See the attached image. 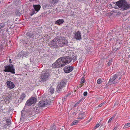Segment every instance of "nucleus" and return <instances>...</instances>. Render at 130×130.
<instances>
[{
	"label": "nucleus",
	"mask_w": 130,
	"mask_h": 130,
	"mask_svg": "<svg viewBox=\"0 0 130 130\" xmlns=\"http://www.w3.org/2000/svg\"><path fill=\"white\" fill-rule=\"evenodd\" d=\"M102 81L101 79L99 78L97 81V83L98 84H100L102 83Z\"/></svg>",
	"instance_id": "obj_36"
},
{
	"label": "nucleus",
	"mask_w": 130,
	"mask_h": 130,
	"mask_svg": "<svg viewBox=\"0 0 130 130\" xmlns=\"http://www.w3.org/2000/svg\"><path fill=\"white\" fill-rule=\"evenodd\" d=\"M86 81V80L85 79V78L84 77H83L81 79V83H84Z\"/></svg>",
	"instance_id": "obj_33"
},
{
	"label": "nucleus",
	"mask_w": 130,
	"mask_h": 130,
	"mask_svg": "<svg viewBox=\"0 0 130 130\" xmlns=\"http://www.w3.org/2000/svg\"><path fill=\"white\" fill-rule=\"evenodd\" d=\"M74 36L76 40H80L81 39V34L80 32L79 31H77L76 32Z\"/></svg>",
	"instance_id": "obj_13"
},
{
	"label": "nucleus",
	"mask_w": 130,
	"mask_h": 130,
	"mask_svg": "<svg viewBox=\"0 0 130 130\" xmlns=\"http://www.w3.org/2000/svg\"><path fill=\"white\" fill-rule=\"evenodd\" d=\"M59 59L57 60L56 61L52 64V66L54 68H60V66H59L58 64V62Z\"/></svg>",
	"instance_id": "obj_19"
},
{
	"label": "nucleus",
	"mask_w": 130,
	"mask_h": 130,
	"mask_svg": "<svg viewBox=\"0 0 130 130\" xmlns=\"http://www.w3.org/2000/svg\"><path fill=\"white\" fill-rule=\"evenodd\" d=\"M3 121L4 122L7 123L9 126L11 124V121L9 119H7L6 120H4Z\"/></svg>",
	"instance_id": "obj_24"
},
{
	"label": "nucleus",
	"mask_w": 130,
	"mask_h": 130,
	"mask_svg": "<svg viewBox=\"0 0 130 130\" xmlns=\"http://www.w3.org/2000/svg\"><path fill=\"white\" fill-rule=\"evenodd\" d=\"M114 117H111V118H110L109 119V121H108V123H109L110 122L112 121V120L114 119Z\"/></svg>",
	"instance_id": "obj_38"
},
{
	"label": "nucleus",
	"mask_w": 130,
	"mask_h": 130,
	"mask_svg": "<svg viewBox=\"0 0 130 130\" xmlns=\"http://www.w3.org/2000/svg\"><path fill=\"white\" fill-rule=\"evenodd\" d=\"M48 130H56V127L55 125H53L52 126H51V127L50 129Z\"/></svg>",
	"instance_id": "obj_31"
},
{
	"label": "nucleus",
	"mask_w": 130,
	"mask_h": 130,
	"mask_svg": "<svg viewBox=\"0 0 130 130\" xmlns=\"http://www.w3.org/2000/svg\"><path fill=\"white\" fill-rule=\"evenodd\" d=\"M1 73L0 74V77H1Z\"/></svg>",
	"instance_id": "obj_56"
},
{
	"label": "nucleus",
	"mask_w": 130,
	"mask_h": 130,
	"mask_svg": "<svg viewBox=\"0 0 130 130\" xmlns=\"http://www.w3.org/2000/svg\"><path fill=\"white\" fill-rule=\"evenodd\" d=\"M50 92L51 93H53L54 92V89L52 88H51L50 89Z\"/></svg>",
	"instance_id": "obj_34"
},
{
	"label": "nucleus",
	"mask_w": 130,
	"mask_h": 130,
	"mask_svg": "<svg viewBox=\"0 0 130 130\" xmlns=\"http://www.w3.org/2000/svg\"><path fill=\"white\" fill-rule=\"evenodd\" d=\"M40 36V35H39L38 32L33 33L32 39H38Z\"/></svg>",
	"instance_id": "obj_17"
},
{
	"label": "nucleus",
	"mask_w": 130,
	"mask_h": 130,
	"mask_svg": "<svg viewBox=\"0 0 130 130\" xmlns=\"http://www.w3.org/2000/svg\"><path fill=\"white\" fill-rule=\"evenodd\" d=\"M4 67V70L3 71L5 72H10L13 74H15V69L13 64H11V65H9L5 66Z\"/></svg>",
	"instance_id": "obj_4"
},
{
	"label": "nucleus",
	"mask_w": 130,
	"mask_h": 130,
	"mask_svg": "<svg viewBox=\"0 0 130 130\" xmlns=\"http://www.w3.org/2000/svg\"><path fill=\"white\" fill-rule=\"evenodd\" d=\"M58 59H59V61L58 62V64L59 66H60V67L64 66L65 65L64 63V61L62 58V57H60Z\"/></svg>",
	"instance_id": "obj_12"
},
{
	"label": "nucleus",
	"mask_w": 130,
	"mask_h": 130,
	"mask_svg": "<svg viewBox=\"0 0 130 130\" xmlns=\"http://www.w3.org/2000/svg\"><path fill=\"white\" fill-rule=\"evenodd\" d=\"M72 59H73V60H74V61H76V59H77V57H75V58L74 59V58H72Z\"/></svg>",
	"instance_id": "obj_45"
},
{
	"label": "nucleus",
	"mask_w": 130,
	"mask_h": 130,
	"mask_svg": "<svg viewBox=\"0 0 130 130\" xmlns=\"http://www.w3.org/2000/svg\"><path fill=\"white\" fill-rule=\"evenodd\" d=\"M81 85H82L80 86H79V87H80V88L82 87L84 85V84L83 83H81L80 84Z\"/></svg>",
	"instance_id": "obj_47"
},
{
	"label": "nucleus",
	"mask_w": 130,
	"mask_h": 130,
	"mask_svg": "<svg viewBox=\"0 0 130 130\" xmlns=\"http://www.w3.org/2000/svg\"><path fill=\"white\" fill-rule=\"evenodd\" d=\"M5 12V11H4L3 12L4 13L3 14V15L5 17V16H6V17H8V15H9V13L7 12L4 13Z\"/></svg>",
	"instance_id": "obj_29"
},
{
	"label": "nucleus",
	"mask_w": 130,
	"mask_h": 130,
	"mask_svg": "<svg viewBox=\"0 0 130 130\" xmlns=\"http://www.w3.org/2000/svg\"><path fill=\"white\" fill-rule=\"evenodd\" d=\"M71 94V93H68V94H67L66 95L67 96V97H68Z\"/></svg>",
	"instance_id": "obj_43"
},
{
	"label": "nucleus",
	"mask_w": 130,
	"mask_h": 130,
	"mask_svg": "<svg viewBox=\"0 0 130 130\" xmlns=\"http://www.w3.org/2000/svg\"><path fill=\"white\" fill-rule=\"evenodd\" d=\"M26 96V95L24 93H22L20 96V98L19 99L18 101L19 103H21L22 101L23 100Z\"/></svg>",
	"instance_id": "obj_16"
},
{
	"label": "nucleus",
	"mask_w": 130,
	"mask_h": 130,
	"mask_svg": "<svg viewBox=\"0 0 130 130\" xmlns=\"http://www.w3.org/2000/svg\"><path fill=\"white\" fill-rule=\"evenodd\" d=\"M46 102L43 101H40L38 103L37 106L39 108H41L42 107L45 106L47 105Z\"/></svg>",
	"instance_id": "obj_14"
},
{
	"label": "nucleus",
	"mask_w": 130,
	"mask_h": 130,
	"mask_svg": "<svg viewBox=\"0 0 130 130\" xmlns=\"http://www.w3.org/2000/svg\"><path fill=\"white\" fill-rule=\"evenodd\" d=\"M36 12H35V11L34 10H32V11H31L29 13V14L31 16H32L34 14H36Z\"/></svg>",
	"instance_id": "obj_27"
},
{
	"label": "nucleus",
	"mask_w": 130,
	"mask_h": 130,
	"mask_svg": "<svg viewBox=\"0 0 130 130\" xmlns=\"http://www.w3.org/2000/svg\"><path fill=\"white\" fill-rule=\"evenodd\" d=\"M100 125V124H99V123L97 124L94 127V129H96V128L99 127Z\"/></svg>",
	"instance_id": "obj_39"
},
{
	"label": "nucleus",
	"mask_w": 130,
	"mask_h": 130,
	"mask_svg": "<svg viewBox=\"0 0 130 130\" xmlns=\"http://www.w3.org/2000/svg\"><path fill=\"white\" fill-rule=\"evenodd\" d=\"M33 7L35 10L37 12H38L39 11L41 8V6L39 5H34Z\"/></svg>",
	"instance_id": "obj_21"
},
{
	"label": "nucleus",
	"mask_w": 130,
	"mask_h": 130,
	"mask_svg": "<svg viewBox=\"0 0 130 130\" xmlns=\"http://www.w3.org/2000/svg\"><path fill=\"white\" fill-rule=\"evenodd\" d=\"M37 98L36 97H31L30 99L28 100L25 103V106H29L32 104H35L37 101Z\"/></svg>",
	"instance_id": "obj_6"
},
{
	"label": "nucleus",
	"mask_w": 130,
	"mask_h": 130,
	"mask_svg": "<svg viewBox=\"0 0 130 130\" xmlns=\"http://www.w3.org/2000/svg\"><path fill=\"white\" fill-rule=\"evenodd\" d=\"M104 104L103 103H101L98 105V107H101L102 106V105Z\"/></svg>",
	"instance_id": "obj_42"
},
{
	"label": "nucleus",
	"mask_w": 130,
	"mask_h": 130,
	"mask_svg": "<svg viewBox=\"0 0 130 130\" xmlns=\"http://www.w3.org/2000/svg\"><path fill=\"white\" fill-rule=\"evenodd\" d=\"M117 128V127H115L113 130H116Z\"/></svg>",
	"instance_id": "obj_51"
},
{
	"label": "nucleus",
	"mask_w": 130,
	"mask_h": 130,
	"mask_svg": "<svg viewBox=\"0 0 130 130\" xmlns=\"http://www.w3.org/2000/svg\"><path fill=\"white\" fill-rule=\"evenodd\" d=\"M5 24L4 23H0V29L3 28L5 26Z\"/></svg>",
	"instance_id": "obj_30"
},
{
	"label": "nucleus",
	"mask_w": 130,
	"mask_h": 130,
	"mask_svg": "<svg viewBox=\"0 0 130 130\" xmlns=\"http://www.w3.org/2000/svg\"><path fill=\"white\" fill-rule=\"evenodd\" d=\"M6 84L8 88L10 89H13L15 86V85L14 83L10 81L7 80L6 82Z\"/></svg>",
	"instance_id": "obj_11"
},
{
	"label": "nucleus",
	"mask_w": 130,
	"mask_h": 130,
	"mask_svg": "<svg viewBox=\"0 0 130 130\" xmlns=\"http://www.w3.org/2000/svg\"><path fill=\"white\" fill-rule=\"evenodd\" d=\"M3 122V127L4 128H8L9 127L8 124L7 123H6V122H4V121L2 122Z\"/></svg>",
	"instance_id": "obj_23"
},
{
	"label": "nucleus",
	"mask_w": 130,
	"mask_h": 130,
	"mask_svg": "<svg viewBox=\"0 0 130 130\" xmlns=\"http://www.w3.org/2000/svg\"><path fill=\"white\" fill-rule=\"evenodd\" d=\"M23 112L22 111H21V119H23V120H24L25 119H26L27 117V114H28V113L24 112V114H23Z\"/></svg>",
	"instance_id": "obj_18"
},
{
	"label": "nucleus",
	"mask_w": 130,
	"mask_h": 130,
	"mask_svg": "<svg viewBox=\"0 0 130 130\" xmlns=\"http://www.w3.org/2000/svg\"><path fill=\"white\" fill-rule=\"evenodd\" d=\"M74 113H73V115H74Z\"/></svg>",
	"instance_id": "obj_58"
},
{
	"label": "nucleus",
	"mask_w": 130,
	"mask_h": 130,
	"mask_svg": "<svg viewBox=\"0 0 130 130\" xmlns=\"http://www.w3.org/2000/svg\"><path fill=\"white\" fill-rule=\"evenodd\" d=\"M47 12H44V13H43L44 15H47Z\"/></svg>",
	"instance_id": "obj_52"
},
{
	"label": "nucleus",
	"mask_w": 130,
	"mask_h": 130,
	"mask_svg": "<svg viewBox=\"0 0 130 130\" xmlns=\"http://www.w3.org/2000/svg\"><path fill=\"white\" fill-rule=\"evenodd\" d=\"M82 100V99H81V100H80L78 101V102L77 103V104H79L80 102H81Z\"/></svg>",
	"instance_id": "obj_49"
},
{
	"label": "nucleus",
	"mask_w": 130,
	"mask_h": 130,
	"mask_svg": "<svg viewBox=\"0 0 130 130\" xmlns=\"http://www.w3.org/2000/svg\"><path fill=\"white\" fill-rule=\"evenodd\" d=\"M9 62L10 63H12V62L11 60V59H9Z\"/></svg>",
	"instance_id": "obj_48"
},
{
	"label": "nucleus",
	"mask_w": 130,
	"mask_h": 130,
	"mask_svg": "<svg viewBox=\"0 0 130 130\" xmlns=\"http://www.w3.org/2000/svg\"><path fill=\"white\" fill-rule=\"evenodd\" d=\"M59 0H51L52 3L54 5H55L58 2Z\"/></svg>",
	"instance_id": "obj_26"
},
{
	"label": "nucleus",
	"mask_w": 130,
	"mask_h": 130,
	"mask_svg": "<svg viewBox=\"0 0 130 130\" xmlns=\"http://www.w3.org/2000/svg\"><path fill=\"white\" fill-rule=\"evenodd\" d=\"M117 81H115L114 82H113V83L112 84H116L117 83Z\"/></svg>",
	"instance_id": "obj_46"
},
{
	"label": "nucleus",
	"mask_w": 130,
	"mask_h": 130,
	"mask_svg": "<svg viewBox=\"0 0 130 130\" xmlns=\"http://www.w3.org/2000/svg\"><path fill=\"white\" fill-rule=\"evenodd\" d=\"M62 58L64 61V63L65 65L70 63L73 60L72 58L71 57L65 56L62 57Z\"/></svg>",
	"instance_id": "obj_10"
},
{
	"label": "nucleus",
	"mask_w": 130,
	"mask_h": 130,
	"mask_svg": "<svg viewBox=\"0 0 130 130\" xmlns=\"http://www.w3.org/2000/svg\"><path fill=\"white\" fill-rule=\"evenodd\" d=\"M87 94V92H85L84 93L83 95L84 96H86Z\"/></svg>",
	"instance_id": "obj_40"
},
{
	"label": "nucleus",
	"mask_w": 130,
	"mask_h": 130,
	"mask_svg": "<svg viewBox=\"0 0 130 130\" xmlns=\"http://www.w3.org/2000/svg\"><path fill=\"white\" fill-rule=\"evenodd\" d=\"M76 104H75L74 105V106L75 107H76Z\"/></svg>",
	"instance_id": "obj_53"
},
{
	"label": "nucleus",
	"mask_w": 130,
	"mask_h": 130,
	"mask_svg": "<svg viewBox=\"0 0 130 130\" xmlns=\"http://www.w3.org/2000/svg\"><path fill=\"white\" fill-rule=\"evenodd\" d=\"M116 5L122 10H126L130 7V4H127L125 0H120L116 2Z\"/></svg>",
	"instance_id": "obj_1"
},
{
	"label": "nucleus",
	"mask_w": 130,
	"mask_h": 130,
	"mask_svg": "<svg viewBox=\"0 0 130 130\" xmlns=\"http://www.w3.org/2000/svg\"><path fill=\"white\" fill-rule=\"evenodd\" d=\"M87 32V33H89V31H88Z\"/></svg>",
	"instance_id": "obj_54"
},
{
	"label": "nucleus",
	"mask_w": 130,
	"mask_h": 130,
	"mask_svg": "<svg viewBox=\"0 0 130 130\" xmlns=\"http://www.w3.org/2000/svg\"><path fill=\"white\" fill-rule=\"evenodd\" d=\"M33 32H28L26 33V35L27 37H29V38H31L32 37L33 34Z\"/></svg>",
	"instance_id": "obj_22"
},
{
	"label": "nucleus",
	"mask_w": 130,
	"mask_h": 130,
	"mask_svg": "<svg viewBox=\"0 0 130 130\" xmlns=\"http://www.w3.org/2000/svg\"><path fill=\"white\" fill-rule=\"evenodd\" d=\"M49 5H47V4H45L43 5V8L44 9H46V8H47L48 7H49Z\"/></svg>",
	"instance_id": "obj_35"
},
{
	"label": "nucleus",
	"mask_w": 130,
	"mask_h": 130,
	"mask_svg": "<svg viewBox=\"0 0 130 130\" xmlns=\"http://www.w3.org/2000/svg\"><path fill=\"white\" fill-rule=\"evenodd\" d=\"M64 22V21L63 19H59L55 22V23L56 24L60 25L62 24Z\"/></svg>",
	"instance_id": "obj_20"
},
{
	"label": "nucleus",
	"mask_w": 130,
	"mask_h": 130,
	"mask_svg": "<svg viewBox=\"0 0 130 130\" xmlns=\"http://www.w3.org/2000/svg\"><path fill=\"white\" fill-rule=\"evenodd\" d=\"M79 121L77 120H75L73 121L71 124V126H73L76 125L77 124Z\"/></svg>",
	"instance_id": "obj_25"
},
{
	"label": "nucleus",
	"mask_w": 130,
	"mask_h": 130,
	"mask_svg": "<svg viewBox=\"0 0 130 130\" xmlns=\"http://www.w3.org/2000/svg\"><path fill=\"white\" fill-rule=\"evenodd\" d=\"M112 61V59H111V60H109L108 62L107 63L108 65V66H109L110 65V64Z\"/></svg>",
	"instance_id": "obj_37"
},
{
	"label": "nucleus",
	"mask_w": 130,
	"mask_h": 130,
	"mask_svg": "<svg viewBox=\"0 0 130 130\" xmlns=\"http://www.w3.org/2000/svg\"><path fill=\"white\" fill-rule=\"evenodd\" d=\"M67 82V80L66 79H62L57 87L56 90L57 92L58 93L60 92L62 88L66 85Z\"/></svg>",
	"instance_id": "obj_5"
},
{
	"label": "nucleus",
	"mask_w": 130,
	"mask_h": 130,
	"mask_svg": "<svg viewBox=\"0 0 130 130\" xmlns=\"http://www.w3.org/2000/svg\"><path fill=\"white\" fill-rule=\"evenodd\" d=\"M130 127V123H128L125 125L124 127V128H127Z\"/></svg>",
	"instance_id": "obj_28"
},
{
	"label": "nucleus",
	"mask_w": 130,
	"mask_h": 130,
	"mask_svg": "<svg viewBox=\"0 0 130 130\" xmlns=\"http://www.w3.org/2000/svg\"><path fill=\"white\" fill-rule=\"evenodd\" d=\"M36 108V107H35V108H34V109H35Z\"/></svg>",
	"instance_id": "obj_59"
},
{
	"label": "nucleus",
	"mask_w": 130,
	"mask_h": 130,
	"mask_svg": "<svg viewBox=\"0 0 130 130\" xmlns=\"http://www.w3.org/2000/svg\"><path fill=\"white\" fill-rule=\"evenodd\" d=\"M36 112H35V113H37L38 112H39V110L38 109H37V108H38V107H36Z\"/></svg>",
	"instance_id": "obj_41"
},
{
	"label": "nucleus",
	"mask_w": 130,
	"mask_h": 130,
	"mask_svg": "<svg viewBox=\"0 0 130 130\" xmlns=\"http://www.w3.org/2000/svg\"><path fill=\"white\" fill-rule=\"evenodd\" d=\"M9 42H11V41L10 40V41H9Z\"/></svg>",
	"instance_id": "obj_55"
},
{
	"label": "nucleus",
	"mask_w": 130,
	"mask_h": 130,
	"mask_svg": "<svg viewBox=\"0 0 130 130\" xmlns=\"http://www.w3.org/2000/svg\"><path fill=\"white\" fill-rule=\"evenodd\" d=\"M85 112H84L80 113L78 115L77 119L80 120L84 118V117H85Z\"/></svg>",
	"instance_id": "obj_15"
},
{
	"label": "nucleus",
	"mask_w": 130,
	"mask_h": 130,
	"mask_svg": "<svg viewBox=\"0 0 130 130\" xmlns=\"http://www.w3.org/2000/svg\"><path fill=\"white\" fill-rule=\"evenodd\" d=\"M3 48V47L2 46L0 45V51H1L2 50Z\"/></svg>",
	"instance_id": "obj_44"
},
{
	"label": "nucleus",
	"mask_w": 130,
	"mask_h": 130,
	"mask_svg": "<svg viewBox=\"0 0 130 130\" xmlns=\"http://www.w3.org/2000/svg\"><path fill=\"white\" fill-rule=\"evenodd\" d=\"M121 76H120L118 73H116L113 75V76L111 77L110 78L108 83H110L113 82L116 80L117 78H118L119 77L118 79V80H120L121 78Z\"/></svg>",
	"instance_id": "obj_8"
},
{
	"label": "nucleus",
	"mask_w": 130,
	"mask_h": 130,
	"mask_svg": "<svg viewBox=\"0 0 130 130\" xmlns=\"http://www.w3.org/2000/svg\"><path fill=\"white\" fill-rule=\"evenodd\" d=\"M58 41V40L55 38L49 42L48 45L50 47L55 48L59 47L58 44H57Z\"/></svg>",
	"instance_id": "obj_7"
},
{
	"label": "nucleus",
	"mask_w": 130,
	"mask_h": 130,
	"mask_svg": "<svg viewBox=\"0 0 130 130\" xmlns=\"http://www.w3.org/2000/svg\"><path fill=\"white\" fill-rule=\"evenodd\" d=\"M73 68L72 66H67L64 67L63 70L65 73H68L71 72L73 70Z\"/></svg>",
	"instance_id": "obj_9"
},
{
	"label": "nucleus",
	"mask_w": 130,
	"mask_h": 130,
	"mask_svg": "<svg viewBox=\"0 0 130 130\" xmlns=\"http://www.w3.org/2000/svg\"><path fill=\"white\" fill-rule=\"evenodd\" d=\"M15 14L17 15L20 16L21 14V13L19 11L17 10L15 12Z\"/></svg>",
	"instance_id": "obj_32"
},
{
	"label": "nucleus",
	"mask_w": 130,
	"mask_h": 130,
	"mask_svg": "<svg viewBox=\"0 0 130 130\" xmlns=\"http://www.w3.org/2000/svg\"><path fill=\"white\" fill-rule=\"evenodd\" d=\"M67 96L66 95H65L64 97V100H65L67 98Z\"/></svg>",
	"instance_id": "obj_50"
},
{
	"label": "nucleus",
	"mask_w": 130,
	"mask_h": 130,
	"mask_svg": "<svg viewBox=\"0 0 130 130\" xmlns=\"http://www.w3.org/2000/svg\"><path fill=\"white\" fill-rule=\"evenodd\" d=\"M58 40L59 47L67 46L68 45V41L65 37H62Z\"/></svg>",
	"instance_id": "obj_3"
},
{
	"label": "nucleus",
	"mask_w": 130,
	"mask_h": 130,
	"mask_svg": "<svg viewBox=\"0 0 130 130\" xmlns=\"http://www.w3.org/2000/svg\"><path fill=\"white\" fill-rule=\"evenodd\" d=\"M115 105H116V104H115V105H114V106H115Z\"/></svg>",
	"instance_id": "obj_57"
},
{
	"label": "nucleus",
	"mask_w": 130,
	"mask_h": 130,
	"mask_svg": "<svg viewBox=\"0 0 130 130\" xmlns=\"http://www.w3.org/2000/svg\"><path fill=\"white\" fill-rule=\"evenodd\" d=\"M50 76V74L49 73L48 70H43L41 73L39 81L41 83L47 80Z\"/></svg>",
	"instance_id": "obj_2"
}]
</instances>
